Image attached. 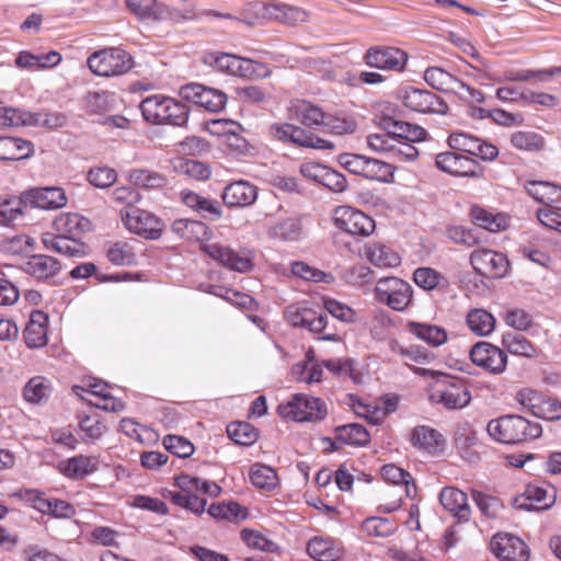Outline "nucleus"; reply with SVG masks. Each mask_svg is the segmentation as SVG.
<instances>
[{
	"mask_svg": "<svg viewBox=\"0 0 561 561\" xmlns=\"http://www.w3.org/2000/svg\"><path fill=\"white\" fill-rule=\"evenodd\" d=\"M490 437L501 444L517 445L541 436L542 428L539 423L508 414L491 420L486 425Z\"/></svg>",
	"mask_w": 561,
	"mask_h": 561,
	"instance_id": "obj_1",
	"label": "nucleus"
},
{
	"mask_svg": "<svg viewBox=\"0 0 561 561\" xmlns=\"http://www.w3.org/2000/svg\"><path fill=\"white\" fill-rule=\"evenodd\" d=\"M144 119L154 125L183 127L190 116L188 107L173 98L153 94L140 102Z\"/></svg>",
	"mask_w": 561,
	"mask_h": 561,
	"instance_id": "obj_2",
	"label": "nucleus"
},
{
	"mask_svg": "<svg viewBox=\"0 0 561 561\" xmlns=\"http://www.w3.org/2000/svg\"><path fill=\"white\" fill-rule=\"evenodd\" d=\"M247 12L252 16H233L229 13L211 12L214 16L238 20L250 26L261 23L264 20H275L288 24H297L307 20V13L297 8L277 1L253 2L248 5Z\"/></svg>",
	"mask_w": 561,
	"mask_h": 561,
	"instance_id": "obj_3",
	"label": "nucleus"
},
{
	"mask_svg": "<svg viewBox=\"0 0 561 561\" xmlns=\"http://www.w3.org/2000/svg\"><path fill=\"white\" fill-rule=\"evenodd\" d=\"M430 400L448 410H460L470 404L471 392L463 380L446 375L433 385Z\"/></svg>",
	"mask_w": 561,
	"mask_h": 561,
	"instance_id": "obj_4",
	"label": "nucleus"
},
{
	"mask_svg": "<svg viewBox=\"0 0 561 561\" xmlns=\"http://www.w3.org/2000/svg\"><path fill=\"white\" fill-rule=\"evenodd\" d=\"M277 413L280 417L295 422H318L327 416L328 410L320 398L297 393L287 402L280 403Z\"/></svg>",
	"mask_w": 561,
	"mask_h": 561,
	"instance_id": "obj_5",
	"label": "nucleus"
},
{
	"mask_svg": "<svg viewBox=\"0 0 561 561\" xmlns=\"http://www.w3.org/2000/svg\"><path fill=\"white\" fill-rule=\"evenodd\" d=\"M89 69L100 77H115L133 68L130 55L119 48H105L91 54L87 60Z\"/></svg>",
	"mask_w": 561,
	"mask_h": 561,
	"instance_id": "obj_6",
	"label": "nucleus"
},
{
	"mask_svg": "<svg viewBox=\"0 0 561 561\" xmlns=\"http://www.w3.org/2000/svg\"><path fill=\"white\" fill-rule=\"evenodd\" d=\"M124 227L147 240H158L162 236L163 224L153 214L137 207L121 210Z\"/></svg>",
	"mask_w": 561,
	"mask_h": 561,
	"instance_id": "obj_7",
	"label": "nucleus"
},
{
	"mask_svg": "<svg viewBox=\"0 0 561 561\" xmlns=\"http://www.w3.org/2000/svg\"><path fill=\"white\" fill-rule=\"evenodd\" d=\"M286 318L294 327H301L308 331L319 334L323 333L319 340L322 341H341L340 335L334 332L325 333L327 317L321 310H316L307 306L293 305L286 309Z\"/></svg>",
	"mask_w": 561,
	"mask_h": 561,
	"instance_id": "obj_8",
	"label": "nucleus"
},
{
	"mask_svg": "<svg viewBox=\"0 0 561 561\" xmlns=\"http://www.w3.org/2000/svg\"><path fill=\"white\" fill-rule=\"evenodd\" d=\"M201 250L220 265L239 273H247L253 268V255L250 250L236 251L220 243H204Z\"/></svg>",
	"mask_w": 561,
	"mask_h": 561,
	"instance_id": "obj_9",
	"label": "nucleus"
},
{
	"mask_svg": "<svg viewBox=\"0 0 561 561\" xmlns=\"http://www.w3.org/2000/svg\"><path fill=\"white\" fill-rule=\"evenodd\" d=\"M376 298L396 311H403L412 299V287L398 277L380 278L375 288Z\"/></svg>",
	"mask_w": 561,
	"mask_h": 561,
	"instance_id": "obj_10",
	"label": "nucleus"
},
{
	"mask_svg": "<svg viewBox=\"0 0 561 561\" xmlns=\"http://www.w3.org/2000/svg\"><path fill=\"white\" fill-rule=\"evenodd\" d=\"M398 98L405 107L417 113L446 114L448 111L444 100L427 90L404 87L399 90Z\"/></svg>",
	"mask_w": 561,
	"mask_h": 561,
	"instance_id": "obj_11",
	"label": "nucleus"
},
{
	"mask_svg": "<svg viewBox=\"0 0 561 561\" xmlns=\"http://www.w3.org/2000/svg\"><path fill=\"white\" fill-rule=\"evenodd\" d=\"M333 221L337 228L354 236L368 237L376 227L373 218L350 206L335 208Z\"/></svg>",
	"mask_w": 561,
	"mask_h": 561,
	"instance_id": "obj_12",
	"label": "nucleus"
},
{
	"mask_svg": "<svg viewBox=\"0 0 561 561\" xmlns=\"http://www.w3.org/2000/svg\"><path fill=\"white\" fill-rule=\"evenodd\" d=\"M367 144L374 151L386 153L393 160L413 161L419 157V150L414 145L399 142L387 130L369 135Z\"/></svg>",
	"mask_w": 561,
	"mask_h": 561,
	"instance_id": "obj_13",
	"label": "nucleus"
},
{
	"mask_svg": "<svg viewBox=\"0 0 561 561\" xmlns=\"http://www.w3.org/2000/svg\"><path fill=\"white\" fill-rule=\"evenodd\" d=\"M180 95L184 100L214 113L221 111L227 103V96L222 91L199 83L181 87Z\"/></svg>",
	"mask_w": 561,
	"mask_h": 561,
	"instance_id": "obj_14",
	"label": "nucleus"
},
{
	"mask_svg": "<svg viewBox=\"0 0 561 561\" xmlns=\"http://www.w3.org/2000/svg\"><path fill=\"white\" fill-rule=\"evenodd\" d=\"M470 263L473 270L488 278H501L508 270V261L503 253L479 249L471 253Z\"/></svg>",
	"mask_w": 561,
	"mask_h": 561,
	"instance_id": "obj_15",
	"label": "nucleus"
},
{
	"mask_svg": "<svg viewBox=\"0 0 561 561\" xmlns=\"http://www.w3.org/2000/svg\"><path fill=\"white\" fill-rule=\"evenodd\" d=\"M364 59L369 67L400 72L405 68L408 54L397 47L376 46L367 50Z\"/></svg>",
	"mask_w": 561,
	"mask_h": 561,
	"instance_id": "obj_16",
	"label": "nucleus"
},
{
	"mask_svg": "<svg viewBox=\"0 0 561 561\" xmlns=\"http://www.w3.org/2000/svg\"><path fill=\"white\" fill-rule=\"evenodd\" d=\"M448 145L454 151L476 156L482 160H493L499 154V150L494 145L467 133L456 131L450 134Z\"/></svg>",
	"mask_w": 561,
	"mask_h": 561,
	"instance_id": "obj_17",
	"label": "nucleus"
},
{
	"mask_svg": "<svg viewBox=\"0 0 561 561\" xmlns=\"http://www.w3.org/2000/svg\"><path fill=\"white\" fill-rule=\"evenodd\" d=\"M470 359L474 365L492 374H502L507 365L506 354L488 342L474 344L470 351Z\"/></svg>",
	"mask_w": 561,
	"mask_h": 561,
	"instance_id": "obj_18",
	"label": "nucleus"
},
{
	"mask_svg": "<svg viewBox=\"0 0 561 561\" xmlns=\"http://www.w3.org/2000/svg\"><path fill=\"white\" fill-rule=\"evenodd\" d=\"M490 548L502 561H527L529 552L526 543L512 534H496L493 536Z\"/></svg>",
	"mask_w": 561,
	"mask_h": 561,
	"instance_id": "obj_19",
	"label": "nucleus"
},
{
	"mask_svg": "<svg viewBox=\"0 0 561 561\" xmlns=\"http://www.w3.org/2000/svg\"><path fill=\"white\" fill-rule=\"evenodd\" d=\"M207 61L221 72L239 77H250L257 68H263L259 62L230 54L210 55Z\"/></svg>",
	"mask_w": 561,
	"mask_h": 561,
	"instance_id": "obj_20",
	"label": "nucleus"
},
{
	"mask_svg": "<svg viewBox=\"0 0 561 561\" xmlns=\"http://www.w3.org/2000/svg\"><path fill=\"white\" fill-rule=\"evenodd\" d=\"M100 459L94 455H77L61 460L57 465L58 471L71 480H83L98 471Z\"/></svg>",
	"mask_w": 561,
	"mask_h": 561,
	"instance_id": "obj_21",
	"label": "nucleus"
},
{
	"mask_svg": "<svg viewBox=\"0 0 561 561\" xmlns=\"http://www.w3.org/2000/svg\"><path fill=\"white\" fill-rule=\"evenodd\" d=\"M257 193L259 190L254 184L239 180L226 185L221 198L228 207L244 208L255 203Z\"/></svg>",
	"mask_w": 561,
	"mask_h": 561,
	"instance_id": "obj_22",
	"label": "nucleus"
},
{
	"mask_svg": "<svg viewBox=\"0 0 561 561\" xmlns=\"http://www.w3.org/2000/svg\"><path fill=\"white\" fill-rule=\"evenodd\" d=\"M25 201L35 208L58 209L67 205V196L61 187H36L24 193Z\"/></svg>",
	"mask_w": 561,
	"mask_h": 561,
	"instance_id": "obj_23",
	"label": "nucleus"
},
{
	"mask_svg": "<svg viewBox=\"0 0 561 561\" xmlns=\"http://www.w3.org/2000/svg\"><path fill=\"white\" fill-rule=\"evenodd\" d=\"M435 164L438 169L458 176H476L477 163L476 161L461 153L442 152L436 156Z\"/></svg>",
	"mask_w": 561,
	"mask_h": 561,
	"instance_id": "obj_24",
	"label": "nucleus"
},
{
	"mask_svg": "<svg viewBox=\"0 0 561 561\" xmlns=\"http://www.w3.org/2000/svg\"><path fill=\"white\" fill-rule=\"evenodd\" d=\"M439 502L458 523H466L470 519L471 510L465 492L454 486H446L440 491Z\"/></svg>",
	"mask_w": 561,
	"mask_h": 561,
	"instance_id": "obj_25",
	"label": "nucleus"
},
{
	"mask_svg": "<svg viewBox=\"0 0 561 561\" xmlns=\"http://www.w3.org/2000/svg\"><path fill=\"white\" fill-rule=\"evenodd\" d=\"M411 444L416 449L430 455H437L445 448L443 435L427 425H417L411 431Z\"/></svg>",
	"mask_w": 561,
	"mask_h": 561,
	"instance_id": "obj_26",
	"label": "nucleus"
},
{
	"mask_svg": "<svg viewBox=\"0 0 561 561\" xmlns=\"http://www.w3.org/2000/svg\"><path fill=\"white\" fill-rule=\"evenodd\" d=\"M57 236L68 237L70 239H81L84 233L92 229L91 221L73 213L60 214L53 222Z\"/></svg>",
	"mask_w": 561,
	"mask_h": 561,
	"instance_id": "obj_27",
	"label": "nucleus"
},
{
	"mask_svg": "<svg viewBox=\"0 0 561 561\" xmlns=\"http://www.w3.org/2000/svg\"><path fill=\"white\" fill-rule=\"evenodd\" d=\"M288 113L290 119H295L309 128L322 126V123L325 122V113L322 108L306 100L293 101Z\"/></svg>",
	"mask_w": 561,
	"mask_h": 561,
	"instance_id": "obj_28",
	"label": "nucleus"
},
{
	"mask_svg": "<svg viewBox=\"0 0 561 561\" xmlns=\"http://www.w3.org/2000/svg\"><path fill=\"white\" fill-rule=\"evenodd\" d=\"M181 198L187 207L205 219L218 220L222 217V207L216 199L204 197L192 191H182Z\"/></svg>",
	"mask_w": 561,
	"mask_h": 561,
	"instance_id": "obj_29",
	"label": "nucleus"
},
{
	"mask_svg": "<svg viewBox=\"0 0 561 561\" xmlns=\"http://www.w3.org/2000/svg\"><path fill=\"white\" fill-rule=\"evenodd\" d=\"M61 268V263L57 259L46 254L31 255L23 264V271L37 279L51 278Z\"/></svg>",
	"mask_w": 561,
	"mask_h": 561,
	"instance_id": "obj_30",
	"label": "nucleus"
},
{
	"mask_svg": "<svg viewBox=\"0 0 561 561\" xmlns=\"http://www.w3.org/2000/svg\"><path fill=\"white\" fill-rule=\"evenodd\" d=\"M383 129L387 130L399 142H408L414 145L426 138V130L417 125H413L402 121L385 119L382 122Z\"/></svg>",
	"mask_w": 561,
	"mask_h": 561,
	"instance_id": "obj_31",
	"label": "nucleus"
},
{
	"mask_svg": "<svg viewBox=\"0 0 561 561\" xmlns=\"http://www.w3.org/2000/svg\"><path fill=\"white\" fill-rule=\"evenodd\" d=\"M48 316L39 310L31 313L30 320L24 329V340L28 347L36 348L47 343Z\"/></svg>",
	"mask_w": 561,
	"mask_h": 561,
	"instance_id": "obj_32",
	"label": "nucleus"
},
{
	"mask_svg": "<svg viewBox=\"0 0 561 561\" xmlns=\"http://www.w3.org/2000/svg\"><path fill=\"white\" fill-rule=\"evenodd\" d=\"M81 239L46 233L43 236V244L47 250L55 251L68 257H82L85 254Z\"/></svg>",
	"mask_w": 561,
	"mask_h": 561,
	"instance_id": "obj_33",
	"label": "nucleus"
},
{
	"mask_svg": "<svg viewBox=\"0 0 561 561\" xmlns=\"http://www.w3.org/2000/svg\"><path fill=\"white\" fill-rule=\"evenodd\" d=\"M81 239L46 233L43 236V244L47 250L55 251L68 257H82L85 254Z\"/></svg>",
	"mask_w": 561,
	"mask_h": 561,
	"instance_id": "obj_34",
	"label": "nucleus"
},
{
	"mask_svg": "<svg viewBox=\"0 0 561 561\" xmlns=\"http://www.w3.org/2000/svg\"><path fill=\"white\" fill-rule=\"evenodd\" d=\"M527 194L543 204L545 208L561 210V187L549 182L534 181L526 186Z\"/></svg>",
	"mask_w": 561,
	"mask_h": 561,
	"instance_id": "obj_35",
	"label": "nucleus"
},
{
	"mask_svg": "<svg viewBox=\"0 0 561 561\" xmlns=\"http://www.w3.org/2000/svg\"><path fill=\"white\" fill-rule=\"evenodd\" d=\"M470 216L476 226L491 232L503 231L510 225L508 217L505 214L493 213L478 205L471 207Z\"/></svg>",
	"mask_w": 561,
	"mask_h": 561,
	"instance_id": "obj_36",
	"label": "nucleus"
},
{
	"mask_svg": "<svg viewBox=\"0 0 561 561\" xmlns=\"http://www.w3.org/2000/svg\"><path fill=\"white\" fill-rule=\"evenodd\" d=\"M524 502L519 504L520 507L527 510H547L556 501V491L551 486H539L528 484L524 492Z\"/></svg>",
	"mask_w": 561,
	"mask_h": 561,
	"instance_id": "obj_37",
	"label": "nucleus"
},
{
	"mask_svg": "<svg viewBox=\"0 0 561 561\" xmlns=\"http://www.w3.org/2000/svg\"><path fill=\"white\" fill-rule=\"evenodd\" d=\"M34 152V145L25 139L15 137H0V160L19 161L30 158Z\"/></svg>",
	"mask_w": 561,
	"mask_h": 561,
	"instance_id": "obj_38",
	"label": "nucleus"
},
{
	"mask_svg": "<svg viewBox=\"0 0 561 561\" xmlns=\"http://www.w3.org/2000/svg\"><path fill=\"white\" fill-rule=\"evenodd\" d=\"M407 330L410 334L433 347L445 344L448 339L445 329L435 324L410 321L407 324Z\"/></svg>",
	"mask_w": 561,
	"mask_h": 561,
	"instance_id": "obj_39",
	"label": "nucleus"
},
{
	"mask_svg": "<svg viewBox=\"0 0 561 561\" xmlns=\"http://www.w3.org/2000/svg\"><path fill=\"white\" fill-rule=\"evenodd\" d=\"M309 556L318 561H337L343 556L340 545L332 538L314 537L307 546Z\"/></svg>",
	"mask_w": 561,
	"mask_h": 561,
	"instance_id": "obj_40",
	"label": "nucleus"
},
{
	"mask_svg": "<svg viewBox=\"0 0 561 561\" xmlns=\"http://www.w3.org/2000/svg\"><path fill=\"white\" fill-rule=\"evenodd\" d=\"M171 229L179 237L188 241H204L209 238L210 231L206 224L199 220L175 219Z\"/></svg>",
	"mask_w": 561,
	"mask_h": 561,
	"instance_id": "obj_41",
	"label": "nucleus"
},
{
	"mask_svg": "<svg viewBox=\"0 0 561 561\" xmlns=\"http://www.w3.org/2000/svg\"><path fill=\"white\" fill-rule=\"evenodd\" d=\"M170 163L175 173L197 181L207 180L211 173L206 163L193 159L178 157Z\"/></svg>",
	"mask_w": 561,
	"mask_h": 561,
	"instance_id": "obj_42",
	"label": "nucleus"
},
{
	"mask_svg": "<svg viewBox=\"0 0 561 561\" xmlns=\"http://www.w3.org/2000/svg\"><path fill=\"white\" fill-rule=\"evenodd\" d=\"M335 438L342 444L365 446L370 440L368 431L360 424L351 423L335 428Z\"/></svg>",
	"mask_w": 561,
	"mask_h": 561,
	"instance_id": "obj_43",
	"label": "nucleus"
},
{
	"mask_svg": "<svg viewBox=\"0 0 561 561\" xmlns=\"http://www.w3.org/2000/svg\"><path fill=\"white\" fill-rule=\"evenodd\" d=\"M469 329L478 336H488L495 329V318L485 309H472L467 314Z\"/></svg>",
	"mask_w": 561,
	"mask_h": 561,
	"instance_id": "obj_44",
	"label": "nucleus"
},
{
	"mask_svg": "<svg viewBox=\"0 0 561 561\" xmlns=\"http://www.w3.org/2000/svg\"><path fill=\"white\" fill-rule=\"evenodd\" d=\"M365 254L367 260L378 267H394L400 264L399 255L383 244H368Z\"/></svg>",
	"mask_w": 561,
	"mask_h": 561,
	"instance_id": "obj_45",
	"label": "nucleus"
},
{
	"mask_svg": "<svg viewBox=\"0 0 561 561\" xmlns=\"http://www.w3.org/2000/svg\"><path fill=\"white\" fill-rule=\"evenodd\" d=\"M51 392V385L43 376L31 378L23 389L24 399L32 404H39L47 400Z\"/></svg>",
	"mask_w": 561,
	"mask_h": 561,
	"instance_id": "obj_46",
	"label": "nucleus"
},
{
	"mask_svg": "<svg viewBox=\"0 0 561 561\" xmlns=\"http://www.w3.org/2000/svg\"><path fill=\"white\" fill-rule=\"evenodd\" d=\"M502 345L514 355L533 358L537 355L536 347L522 334L506 332L502 336Z\"/></svg>",
	"mask_w": 561,
	"mask_h": 561,
	"instance_id": "obj_47",
	"label": "nucleus"
},
{
	"mask_svg": "<svg viewBox=\"0 0 561 561\" xmlns=\"http://www.w3.org/2000/svg\"><path fill=\"white\" fill-rule=\"evenodd\" d=\"M291 142L300 147L317 150H333L335 148V145L332 141L320 138L296 125L293 127Z\"/></svg>",
	"mask_w": 561,
	"mask_h": 561,
	"instance_id": "obj_48",
	"label": "nucleus"
},
{
	"mask_svg": "<svg viewBox=\"0 0 561 561\" xmlns=\"http://www.w3.org/2000/svg\"><path fill=\"white\" fill-rule=\"evenodd\" d=\"M126 178L135 186L144 188H160L167 183L162 174L147 169H133Z\"/></svg>",
	"mask_w": 561,
	"mask_h": 561,
	"instance_id": "obj_49",
	"label": "nucleus"
},
{
	"mask_svg": "<svg viewBox=\"0 0 561 561\" xmlns=\"http://www.w3.org/2000/svg\"><path fill=\"white\" fill-rule=\"evenodd\" d=\"M252 484L262 490L271 491L276 488L278 478L276 471L265 465H252L249 473Z\"/></svg>",
	"mask_w": 561,
	"mask_h": 561,
	"instance_id": "obj_50",
	"label": "nucleus"
},
{
	"mask_svg": "<svg viewBox=\"0 0 561 561\" xmlns=\"http://www.w3.org/2000/svg\"><path fill=\"white\" fill-rule=\"evenodd\" d=\"M28 204L22 196H11L0 201V224L10 225L24 213V208Z\"/></svg>",
	"mask_w": 561,
	"mask_h": 561,
	"instance_id": "obj_51",
	"label": "nucleus"
},
{
	"mask_svg": "<svg viewBox=\"0 0 561 561\" xmlns=\"http://www.w3.org/2000/svg\"><path fill=\"white\" fill-rule=\"evenodd\" d=\"M510 141L515 149L523 151H537L545 146V138L541 135L528 130L513 133Z\"/></svg>",
	"mask_w": 561,
	"mask_h": 561,
	"instance_id": "obj_52",
	"label": "nucleus"
},
{
	"mask_svg": "<svg viewBox=\"0 0 561 561\" xmlns=\"http://www.w3.org/2000/svg\"><path fill=\"white\" fill-rule=\"evenodd\" d=\"M360 528L367 536L386 538L394 534L397 525L389 518L371 516L363 520Z\"/></svg>",
	"mask_w": 561,
	"mask_h": 561,
	"instance_id": "obj_53",
	"label": "nucleus"
},
{
	"mask_svg": "<svg viewBox=\"0 0 561 561\" xmlns=\"http://www.w3.org/2000/svg\"><path fill=\"white\" fill-rule=\"evenodd\" d=\"M208 514L216 519L229 522L245 519L248 516L247 510L234 502L213 504L208 508Z\"/></svg>",
	"mask_w": 561,
	"mask_h": 561,
	"instance_id": "obj_54",
	"label": "nucleus"
},
{
	"mask_svg": "<svg viewBox=\"0 0 561 561\" xmlns=\"http://www.w3.org/2000/svg\"><path fill=\"white\" fill-rule=\"evenodd\" d=\"M424 80L433 89L447 92L455 85L456 77L440 67H428L424 71Z\"/></svg>",
	"mask_w": 561,
	"mask_h": 561,
	"instance_id": "obj_55",
	"label": "nucleus"
},
{
	"mask_svg": "<svg viewBox=\"0 0 561 561\" xmlns=\"http://www.w3.org/2000/svg\"><path fill=\"white\" fill-rule=\"evenodd\" d=\"M107 259L115 265H131L136 261L133 247L126 241H117L107 250Z\"/></svg>",
	"mask_w": 561,
	"mask_h": 561,
	"instance_id": "obj_56",
	"label": "nucleus"
},
{
	"mask_svg": "<svg viewBox=\"0 0 561 561\" xmlns=\"http://www.w3.org/2000/svg\"><path fill=\"white\" fill-rule=\"evenodd\" d=\"M105 426L98 415H85L79 422L81 439L84 443H94L105 432Z\"/></svg>",
	"mask_w": 561,
	"mask_h": 561,
	"instance_id": "obj_57",
	"label": "nucleus"
},
{
	"mask_svg": "<svg viewBox=\"0 0 561 561\" xmlns=\"http://www.w3.org/2000/svg\"><path fill=\"white\" fill-rule=\"evenodd\" d=\"M394 168L391 163L383 162L378 159L368 158L365 171V179L378 181V182H390L393 176Z\"/></svg>",
	"mask_w": 561,
	"mask_h": 561,
	"instance_id": "obj_58",
	"label": "nucleus"
},
{
	"mask_svg": "<svg viewBox=\"0 0 561 561\" xmlns=\"http://www.w3.org/2000/svg\"><path fill=\"white\" fill-rule=\"evenodd\" d=\"M229 437L239 445H251L257 438L255 428L245 422H237L227 426Z\"/></svg>",
	"mask_w": 561,
	"mask_h": 561,
	"instance_id": "obj_59",
	"label": "nucleus"
},
{
	"mask_svg": "<svg viewBox=\"0 0 561 561\" xmlns=\"http://www.w3.org/2000/svg\"><path fill=\"white\" fill-rule=\"evenodd\" d=\"M291 273L300 277L304 280L314 282V283H331L333 280V276L331 274L324 273L318 268H314L305 262H294L291 264Z\"/></svg>",
	"mask_w": 561,
	"mask_h": 561,
	"instance_id": "obj_60",
	"label": "nucleus"
},
{
	"mask_svg": "<svg viewBox=\"0 0 561 561\" xmlns=\"http://www.w3.org/2000/svg\"><path fill=\"white\" fill-rule=\"evenodd\" d=\"M32 112L5 107L0 110V125L2 126H31Z\"/></svg>",
	"mask_w": 561,
	"mask_h": 561,
	"instance_id": "obj_61",
	"label": "nucleus"
},
{
	"mask_svg": "<svg viewBox=\"0 0 561 561\" xmlns=\"http://www.w3.org/2000/svg\"><path fill=\"white\" fill-rule=\"evenodd\" d=\"M241 539L249 548L252 549L265 552H274L277 549V545L274 541L270 540L256 530L243 529L241 531Z\"/></svg>",
	"mask_w": 561,
	"mask_h": 561,
	"instance_id": "obj_62",
	"label": "nucleus"
},
{
	"mask_svg": "<svg viewBox=\"0 0 561 561\" xmlns=\"http://www.w3.org/2000/svg\"><path fill=\"white\" fill-rule=\"evenodd\" d=\"M162 444L168 451L181 458H187L194 453L193 444L182 436L167 435Z\"/></svg>",
	"mask_w": 561,
	"mask_h": 561,
	"instance_id": "obj_63",
	"label": "nucleus"
},
{
	"mask_svg": "<svg viewBox=\"0 0 561 561\" xmlns=\"http://www.w3.org/2000/svg\"><path fill=\"white\" fill-rule=\"evenodd\" d=\"M293 374L299 381L313 383L321 381L323 369L318 364L298 363L293 367Z\"/></svg>",
	"mask_w": 561,
	"mask_h": 561,
	"instance_id": "obj_64",
	"label": "nucleus"
}]
</instances>
